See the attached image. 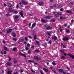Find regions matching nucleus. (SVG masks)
Listing matches in <instances>:
<instances>
[{"label":"nucleus","instance_id":"2f4dec72","mask_svg":"<svg viewBox=\"0 0 74 74\" xmlns=\"http://www.w3.org/2000/svg\"><path fill=\"white\" fill-rule=\"evenodd\" d=\"M35 25H36V23L33 24L32 26V28H33V27H34Z\"/></svg>","mask_w":74,"mask_h":74},{"label":"nucleus","instance_id":"a18cd8bd","mask_svg":"<svg viewBox=\"0 0 74 74\" xmlns=\"http://www.w3.org/2000/svg\"><path fill=\"white\" fill-rule=\"evenodd\" d=\"M63 10H64L63 8H61L60 10V11H63Z\"/></svg>","mask_w":74,"mask_h":74},{"label":"nucleus","instance_id":"338daca9","mask_svg":"<svg viewBox=\"0 0 74 74\" xmlns=\"http://www.w3.org/2000/svg\"><path fill=\"white\" fill-rule=\"evenodd\" d=\"M18 7H19L18 6V5H16V8H18Z\"/></svg>","mask_w":74,"mask_h":74},{"label":"nucleus","instance_id":"5fc2aeb1","mask_svg":"<svg viewBox=\"0 0 74 74\" xmlns=\"http://www.w3.org/2000/svg\"><path fill=\"white\" fill-rule=\"evenodd\" d=\"M61 52H62V53L63 54L64 53V51L62 50H61Z\"/></svg>","mask_w":74,"mask_h":74},{"label":"nucleus","instance_id":"a878e982","mask_svg":"<svg viewBox=\"0 0 74 74\" xmlns=\"http://www.w3.org/2000/svg\"><path fill=\"white\" fill-rule=\"evenodd\" d=\"M12 8H9V9H8V10H9V12H11V10H12Z\"/></svg>","mask_w":74,"mask_h":74},{"label":"nucleus","instance_id":"79ce46f5","mask_svg":"<svg viewBox=\"0 0 74 74\" xmlns=\"http://www.w3.org/2000/svg\"><path fill=\"white\" fill-rule=\"evenodd\" d=\"M51 21L53 22H55V20H54V19L52 20Z\"/></svg>","mask_w":74,"mask_h":74},{"label":"nucleus","instance_id":"bf43d9fd","mask_svg":"<svg viewBox=\"0 0 74 74\" xmlns=\"http://www.w3.org/2000/svg\"><path fill=\"white\" fill-rule=\"evenodd\" d=\"M53 7H54V8H55V7H56V5H54Z\"/></svg>","mask_w":74,"mask_h":74},{"label":"nucleus","instance_id":"f257e3e1","mask_svg":"<svg viewBox=\"0 0 74 74\" xmlns=\"http://www.w3.org/2000/svg\"><path fill=\"white\" fill-rule=\"evenodd\" d=\"M45 27L46 28L47 30H51L52 29V28L49 25H45Z\"/></svg>","mask_w":74,"mask_h":74},{"label":"nucleus","instance_id":"ddd939ff","mask_svg":"<svg viewBox=\"0 0 74 74\" xmlns=\"http://www.w3.org/2000/svg\"><path fill=\"white\" fill-rule=\"evenodd\" d=\"M50 33H51V32H47L46 33L47 35H48L49 36H51V34Z\"/></svg>","mask_w":74,"mask_h":74},{"label":"nucleus","instance_id":"4d7b16f0","mask_svg":"<svg viewBox=\"0 0 74 74\" xmlns=\"http://www.w3.org/2000/svg\"><path fill=\"white\" fill-rule=\"evenodd\" d=\"M33 62L34 63V64H37V63H35V62L34 61H33Z\"/></svg>","mask_w":74,"mask_h":74},{"label":"nucleus","instance_id":"13d9d810","mask_svg":"<svg viewBox=\"0 0 74 74\" xmlns=\"http://www.w3.org/2000/svg\"><path fill=\"white\" fill-rule=\"evenodd\" d=\"M31 71L32 73H35V71H33V70H32Z\"/></svg>","mask_w":74,"mask_h":74},{"label":"nucleus","instance_id":"a211bd4d","mask_svg":"<svg viewBox=\"0 0 74 74\" xmlns=\"http://www.w3.org/2000/svg\"><path fill=\"white\" fill-rule=\"evenodd\" d=\"M41 22L43 23L46 22H47V21L45 20L42 19Z\"/></svg>","mask_w":74,"mask_h":74},{"label":"nucleus","instance_id":"864d4df0","mask_svg":"<svg viewBox=\"0 0 74 74\" xmlns=\"http://www.w3.org/2000/svg\"><path fill=\"white\" fill-rule=\"evenodd\" d=\"M27 46L28 47H30V45L28 43V44H27Z\"/></svg>","mask_w":74,"mask_h":74},{"label":"nucleus","instance_id":"4be33fe9","mask_svg":"<svg viewBox=\"0 0 74 74\" xmlns=\"http://www.w3.org/2000/svg\"><path fill=\"white\" fill-rule=\"evenodd\" d=\"M52 64L54 66H56V63H55V62L54 61L52 63Z\"/></svg>","mask_w":74,"mask_h":74},{"label":"nucleus","instance_id":"58836bf2","mask_svg":"<svg viewBox=\"0 0 74 74\" xmlns=\"http://www.w3.org/2000/svg\"><path fill=\"white\" fill-rule=\"evenodd\" d=\"M52 71H53V72H54V73H56V71H55V70L54 69H53L52 70Z\"/></svg>","mask_w":74,"mask_h":74},{"label":"nucleus","instance_id":"de8ad7c7","mask_svg":"<svg viewBox=\"0 0 74 74\" xmlns=\"http://www.w3.org/2000/svg\"><path fill=\"white\" fill-rule=\"evenodd\" d=\"M14 14H18V12L16 11H14Z\"/></svg>","mask_w":74,"mask_h":74},{"label":"nucleus","instance_id":"09e8293b","mask_svg":"<svg viewBox=\"0 0 74 74\" xmlns=\"http://www.w3.org/2000/svg\"><path fill=\"white\" fill-rule=\"evenodd\" d=\"M3 43H4V44H5L6 43V42L5 41L3 40Z\"/></svg>","mask_w":74,"mask_h":74},{"label":"nucleus","instance_id":"6e6552de","mask_svg":"<svg viewBox=\"0 0 74 74\" xmlns=\"http://www.w3.org/2000/svg\"><path fill=\"white\" fill-rule=\"evenodd\" d=\"M22 3L24 5H27V4H28V3L25 1H22Z\"/></svg>","mask_w":74,"mask_h":74},{"label":"nucleus","instance_id":"0e129e2a","mask_svg":"<svg viewBox=\"0 0 74 74\" xmlns=\"http://www.w3.org/2000/svg\"><path fill=\"white\" fill-rule=\"evenodd\" d=\"M3 53L5 55L6 54V52L5 51H4Z\"/></svg>","mask_w":74,"mask_h":74},{"label":"nucleus","instance_id":"20e7f679","mask_svg":"<svg viewBox=\"0 0 74 74\" xmlns=\"http://www.w3.org/2000/svg\"><path fill=\"white\" fill-rule=\"evenodd\" d=\"M63 40L64 41H67V40H69V38L67 37L66 36L63 38Z\"/></svg>","mask_w":74,"mask_h":74},{"label":"nucleus","instance_id":"5701e85b","mask_svg":"<svg viewBox=\"0 0 74 74\" xmlns=\"http://www.w3.org/2000/svg\"><path fill=\"white\" fill-rule=\"evenodd\" d=\"M12 72L10 71H8V74H11Z\"/></svg>","mask_w":74,"mask_h":74},{"label":"nucleus","instance_id":"774afa93","mask_svg":"<svg viewBox=\"0 0 74 74\" xmlns=\"http://www.w3.org/2000/svg\"><path fill=\"white\" fill-rule=\"evenodd\" d=\"M63 47L64 48H66V46L64 45H63Z\"/></svg>","mask_w":74,"mask_h":74},{"label":"nucleus","instance_id":"412c9836","mask_svg":"<svg viewBox=\"0 0 74 74\" xmlns=\"http://www.w3.org/2000/svg\"><path fill=\"white\" fill-rule=\"evenodd\" d=\"M6 64L8 66H11V63L8 62L6 63Z\"/></svg>","mask_w":74,"mask_h":74},{"label":"nucleus","instance_id":"37998d69","mask_svg":"<svg viewBox=\"0 0 74 74\" xmlns=\"http://www.w3.org/2000/svg\"><path fill=\"white\" fill-rule=\"evenodd\" d=\"M6 15L7 16H10V14H7Z\"/></svg>","mask_w":74,"mask_h":74},{"label":"nucleus","instance_id":"dca6fc26","mask_svg":"<svg viewBox=\"0 0 74 74\" xmlns=\"http://www.w3.org/2000/svg\"><path fill=\"white\" fill-rule=\"evenodd\" d=\"M60 19L61 20H63L64 19H66V17H62V16H60Z\"/></svg>","mask_w":74,"mask_h":74},{"label":"nucleus","instance_id":"f3484780","mask_svg":"<svg viewBox=\"0 0 74 74\" xmlns=\"http://www.w3.org/2000/svg\"><path fill=\"white\" fill-rule=\"evenodd\" d=\"M8 6L9 7H12V5L11 3H8Z\"/></svg>","mask_w":74,"mask_h":74},{"label":"nucleus","instance_id":"49530a36","mask_svg":"<svg viewBox=\"0 0 74 74\" xmlns=\"http://www.w3.org/2000/svg\"><path fill=\"white\" fill-rule=\"evenodd\" d=\"M66 69L68 70V71H70V69L69 68L67 67Z\"/></svg>","mask_w":74,"mask_h":74},{"label":"nucleus","instance_id":"cd10ccee","mask_svg":"<svg viewBox=\"0 0 74 74\" xmlns=\"http://www.w3.org/2000/svg\"><path fill=\"white\" fill-rule=\"evenodd\" d=\"M39 51H40V50H39L37 49L35 50V52L36 53L38 52H39Z\"/></svg>","mask_w":74,"mask_h":74},{"label":"nucleus","instance_id":"39448f33","mask_svg":"<svg viewBox=\"0 0 74 74\" xmlns=\"http://www.w3.org/2000/svg\"><path fill=\"white\" fill-rule=\"evenodd\" d=\"M12 32V29H9V30H8L6 32V33L7 34H9L11 32Z\"/></svg>","mask_w":74,"mask_h":74},{"label":"nucleus","instance_id":"9d476101","mask_svg":"<svg viewBox=\"0 0 74 74\" xmlns=\"http://www.w3.org/2000/svg\"><path fill=\"white\" fill-rule=\"evenodd\" d=\"M19 14L21 15V17H22V18H24V16H23V13L22 12H19Z\"/></svg>","mask_w":74,"mask_h":74},{"label":"nucleus","instance_id":"680f3d73","mask_svg":"<svg viewBox=\"0 0 74 74\" xmlns=\"http://www.w3.org/2000/svg\"><path fill=\"white\" fill-rule=\"evenodd\" d=\"M29 38H32V37L30 36H29Z\"/></svg>","mask_w":74,"mask_h":74},{"label":"nucleus","instance_id":"e2e57ef3","mask_svg":"<svg viewBox=\"0 0 74 74\" xmlns=\"http://www.w3.org/2000/svg\"><path fill=\"white\" fill-rule=\"evenodd\" d=\"M4 6H7V4H5V3H4Z\"/></svg>","mask_w":74,"mask_h":74},{"label":"nucleus","instance_id":"e433bc0d","mask_svg":"<svg viewBox=\"0 0 74 74\" xmlns=\"http://www.w3.org/2000/svg\"><path fill=\"white\" fill-rule=\"evenodd\" d=\"M31 33H32V34H34V33H35V32H34V31H33Z\"/></svg>","mask_w":74,"mask_h":74},{"label":"nucleus","instance_id":"8fccbe9b","mask_svg":"<svg viewBox=\"0 0 74 74\" xmlns=\"http://www.w3.org/2000/svg\"><path fill=\"white\" fill-rule=\"evenodd\" d=\"M71 23H73L74 22V20H72L71 21Z\"/></svg>","mask_w":74,"mask_h":74},{"label":"nucleus","instance_id":"2eb2a0df","mask_svg":"<svg viewBox=\"0 0 74 74\" xmlns=\"http://www.w3.org/2000/svg\"><path fill=\"white\" fill-rule=\"evenodd\" d=\"M4 50L5 51H8V48H7V47L5 46H4Z\"/></svg>","mask_w":74,"mask_h":74},{"label":"nucleus","instance_id":"c9c22d12","mask_svg":"<svg viewBox=\"0 0 74 74\" xmlns=\"http://www.w3.org/2000/svg\"><path fill=\"white\" fill-rule=\"evenodd\" d=\"M71 58H72V59H74V56L71 55Z\"/></svg>","mask_w":74,"mask_h":74},{"label":"nucleus","instance_id":"393cba45","mask_svg":"<svg viewBox=\"0 0 74 74\" xmlns=\"http://www.w3.org/2000/svg\"><path fill=\"white\" fill-rule=\"evenodd\" d=\"M61 59L63 60H64V59H65V57L62 56L61 57Z\"/></svg>","mask_w":74,"mask_h":74},{"label":"nucleus","instance_id":"603ef678","mask_svg":"<svg viewBox=\"0 0 74 74\" xmlns=\"http://www.w3.org/2000/svg\"><path fill=\"white\" fill-rule=\"evenodd\" d=\"M31 48H32L33 49H34V46H32L31 47Z\"/></svg>","mask_w":74,"mask_h":74},{"label":"nucleus","instance_id":"4c0bfd02","mask_svg":"<svg viewBox=\"0 0 74 74\" xmlns=\"http://www.w3.org/2000/svg\"><path fill=\"white\" fill-rule=\"evenodd\" d=\"M28 38H27L26 37H25V40L26 41H27V40Z\"/></svg>","mask_w":74,"mask_h":74},{"label":"nucleus","instance_id":"052dcab7","mask_svg":"<svg viewBox=\"0 0 74 74\" xmlns=\"http://www.w3.org/2000/svg\"><path fill=\"white\" fill-rule=\"evenodd\" d=\"M1 54H2V55H3L4 54V53H3V52L2 51H1Z\"/></svg>","mask_w":74,"mask_h":74},{"label":"nucleus","instance_id":"a19ab883","mask_svg":"<svg viewBox=\"0 0 74 74\" xmlns=\"http://www.w3.org/2000/svg\"><path fill=\"white\" fill-rule=\"evenodd\" d=\"M28 53H31V51L30 50H28Z\"/></svg>","mask_w":74,"mask_h":74},{"label":"nucleus","instance_id":"f8f14e48","mask_svg":"<svg viewBox=\"0 0 74 74\" xmlns=\"http://www.w3.org/2000/svg\"><path fill=\"white\" fill-rule=\"evenodd\" d=\"M52 39H53L55 41H56L57 39H58V38H57V37L55 36L54 37H53L52 38Z\"/></svg>","mask_w":74,"mask_h":74},{"label":"nucleus","instance_id":"7c9ffc66","mask_svg":"<svg viewBox=\"0 0 74 74\" xmlns=\"http://www.w3.org/2000/svg\"><path fill=\"white\" fill-rule=\"evenodd\" d=\"M25 49L27 51V50H29V48L27 47H25Z\"/></svg>","mask_w":74,"mask_h":74},{"label":"nucleus","instance_id":"423d86ee","mask_svg":"<svg viewBox=\"0 0 74 74\" xmlns=\"http://www.w3.org/2000/svg\"><path fill=\"white\" fill-rule=\"evenodd\" d=\"M52 17V16H47L45 17V18L47 19H51Z\"/></svg>","mask_w":74,"mask_h":74},{"label":"nucleus","instance_id":"72a5a7b5","mask_svg":"<svg viewBox=\"0 0 74 74\" xmlns=\"http://www.w3.org/2000/svg\"><path fill=\"white\" fill-rule=\"evenodd\" d=\"M36 43H37L38 44V45H39V44H40V43L38 42V41L37 40L36 41Z\"/></svg>","mask_w":74,"mask_h":74},{"label":"nucleus","instance_id":"c85d7f7f","mask_svg":"<svg viewBox=\"0 0 74 74\" xmlns=\"http://www.w3.org/2000/svg\"><path fill=\"white\" fill-rule=\"evenodd\" d=\"M66 32L67 33H70V31L68 30H66Z\"/></svg>","mask_w":74,"mask_h":74},{"label":"nucleus","instance_id":"69168bd1","mask_svg":"<svg viewBox=\"0 0 74 74\" xmlns=\"http://www.w3.org/2000/svg\"><path fill=\"white\" fill-rule=\"evenodd\" d=\"M18 74V72H17V71L16 72L14 73V74Z\"/></svg>","mask_w":74,"mask_h":74},{"label":"nucleus","instance_id":"4468645a","mask_svg":"<svg viewBox=\"0 0 74 74\" xmlns=\"http://www.w3.org/2000/svg\"><path fill=\"white\" fill-rule=\"evenodd\" d=\"M66 12L68 13H69V14H73L72 12L71 11L68 10L66 11Z\"/></svg>","mask_w":74,"mask_h":74},{"label":"nucleus","instance_id":"c756f323","mask_svg":"<svg viewBox=\"0 0 74 74\" xmlns=\"http://www.w3.org/2000/svg\"><path fill=\"white\" fill-rule=\"evenodd\" d=\"M18 16H16L15 17V19H16V20H17L18 18Z\"/></svg>","mask_w":74,"mask_h":74},{"label":"nucleus","instance_id":"3c124183","mask_svg":"<svg viewBox=\"0 0 74 74\" xmlns=\"http://www.w3.org/2000/svg\"><path fill=\"white\" fill-rule=\"evenodd\" d=\"M9 61H11V58L10 57H9Z\"/></svg>","mask_w":74,"mask_h":74},{"label":"nucleus","instance_id":"0eeeda50","mask_svg":"<svg viewBox=\"0 0 74 74\" xmlns=\"http://www.w3.org/2000/svg\"><path fill=\"white\" fill-rule=\"evenodd\" d=\"M40 6H43L44 5V3L42 2H40L38 3Z\"/></svg>","mask_w":74,"mask_h":74},{"label":"nucleus","instance_id":"bb28decb","mask_svg":"<svg viewBox=\"0 0 74 74\" xmlns=\"http://www.w3.org/2000/svg\"><path fill=\"white\" fill-rule=\"evenodd\" d=\"M40 73L41 74H44V73H43V71H42V70H40Z\"/></svg>","mask_w":74,"mask_h":74},{"label":"nucleus","instance_id":"473e14b6","mask_svg":"<svg viewBox=\"0 0 74 74\" xmlns=\"http://www.w3.org/2000/svg\"><path fill=\"white\" fill-rule=\"evenodd\" d=\"M28 62L31 63V62H32V60H28Z\"/></svg>","mask_w":74,"mask_h":74},{"label":"nucleus","instance_id":"6ab92c4d","mask_svg":"<svg viewBox=\"0 0 74 74\" xmlns=\"http://www.w3.org/2000/svg\"><path fill=\"white\" fill-rule=\"evenodd\" d=\"M12 36L14 37H16V34L15 33H13L12 34Z\"/></svg>","mask_w":74,"mask_h":74},{"label":"nucleus","instance_id":"aec40b11","mask_svg":"<svg viewBox=\"0 0 74 74\" xmlns=\"http://www.w3.org/2000/svg\"><path fill=\"white\" fill-rule=\"evenodd\" d=\"M16 47L13 48L12 49V51H14V52H15V51H16Z\"/></svg>","mask_w":74,"mask_h":74},{"label":"nucleus","instance_id":"b1692460","mask_svg":"<svg viewBox=\"0 0 74 74\" xmlns=\"http://www.w3.org/2000/svg\"><path fill=\"white\" fill-rule=\"evenodd\" d=\"M58 15H59V14L57 13L55 14V17H58Z\"/></svg>","mask_w":74,"mask_h":74},{"label":"nucleus","instance_id":"f704fd0d","mask_svg":"<svg viewBox=\"0 0 74 74\" xmlns=\"http://www.w3.org/2000/svg\"><path fill=\"white\" fill-rule=\"evenodd\" d=\"M16 62H17V60H16L15 59L14 60V63H16Z\"/></svg>","mask_w":74,"mask_h":74},{"label":"nucleus","instance_id":"9b49d317","mask_svg":"<svg viewBox=\"0 0 74 74\" xmlns=\"http://www.w3.org/2000/svg\"><path fill=\"white\" fill-rule=\"evenodd\" d=\"M43 70L45 71V72H48V71H49L48 69L45 68H43Z\"/></svg>","mask_w":74,"mask_h":74},{"label":"nucleus","instance_id":"1a4fd4ad","mask_svg":"<svg viewBox=\"0 0 74 74\" xmlns=\"http://www.w3.org/2000/svg\"><path fill=\"white\" fill-rule=\"evenodd\" d=\"M19 55H21V56H24V57H26V55L22 53H21V52L19 53Z\"/></svg>","mask_w":74,"mask_h":74},{"label":"nucleus","instance_id":"ea45409f","mask_svg":"<svg viewBox=\"0 0 74 74\" xmlns=\"http://www.w3.org/2000/svg\"><path fill=\"white\" fill-rule=\"evenodd\" d=\"M21 40L22 42H23V41H24L25 40V39H21Z\"/></svg>","mask_w":74,"mask_h":74},{"label":"nucleus","instance_id":"7ed1b4c3","mask_svg":"<svg viewBox=\"0 0 74 74\" xmlns=\"http://www.w3.org/2000/svg\"><path fill=\"white\" fill-rule=\"evenodd\" d=\"M34 58L36 59L37 60H39L41 59L40 58L36 56H34Z\"/></svg>","mask_w":74,"mask_h":74},{"label":"nucleus","instance_id":"6e6d98bb","mask_svg":"<svg viewBox=\"0 0 74 74\" xmlns=\"http://www.w3.org/2000/svg\"><path fill=\"white\" fill-rule=\"evenodd\" d=\"M64 26H65V27H66V26H67V24H64Z\"/></svg>","mask_w":74,"mask_h":74},{"label":"nucleus","instance_id":"c03bdc74","mask_svg":"<svg viewBox=\"0 0 74 74\" xmlns=\"http://www.w3.org/2000/svg\"><path fill=\"white\" fill-rule=\"evenodd\" d=\"M68 56H71V55H72L70 53H68Z\"/></svg>","mask_w":74,"mask_h":74},{"label":"nucleus","instance_id":"f03ea898","mask_svg":"<svg viewBox=\"0 0 74 74\" xmlns=\"http://www.w3.org/2000/svg\"><path fill=\"white\" fill-rule=\"evenodd\" d=\"M58 71H59V72H61V73H62L63 74H66V72H64V71H63V70L62 69H58Z\"/></svg>","mask_w":74,"mask_h":74}]
</instances>
